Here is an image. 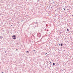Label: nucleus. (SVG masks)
Masks as SVG:
<instances>
[{
	"label": "nucleus",
	"instance_id": "nucleus-1",
	"mask_svg": "<svg viewBox=\"0 0 73 73\" xmlns=\"http://www.w3.org/2000/svg\"><path fill=\"white\" fill-rule=\"evenodd\" d=\"M12 37H13V39H14V40H15V39H16V38H15V35H13V36H12Z\"/></svg>",
	"mask_w": 73,
	"mask_h": 73
},
{
	"label": "nucleus",
	"instance_id": "nucleus-2",
	"mask_svg": "<svg viewBox=\"0 0 73 73\" xmlns=\"http://www.w3.org/2000/svg\"><path fill=\"white\" fill-rule=\"evenodd\" d=\"M3 36H0V39H1V38H3Z\"/></svg>",
	"mask_w": 73,
	"mask_h": 73
},
{
	"label": "nucleus",
	"instance_id": "nucleus-3",
	"mask_svg": "<svg viewBox=\"0 0 73 73\" xmlns=\"http://www.w3.org/2000/svg\"><path fill=\"white\" fill-rule=\"evenodd\" d=\"M53 65H55V63H53Z\"/></svg>",
	"mask_w": 73,
	"mask_h": 73
},
{
	"label": "nucleus",
	"instance_id": "nucleus-4",
	"mask_svg": "<svg viewBox=\"0 0 73 73\" xmlns=\"http://www.w3.org/2000/svg\"><path fill=\"white\" fill-rule=\"evenodd\" d=\"M61 46H62V44H61L60 45Z\"/></svg>",
	"mask_w": 73,
	"mask_h": 73
},
{
	"label": "nucleus",
	"instance_id": "nucleus-5",
	"mask_svg": "<svg viewBox=\"0 0 73 73\" xmlns=\"http://www.w3.org/2000/svg\"><path fill=\"white\" fill-rule=\"evenodd\" d=\"M29 51H27V53H29Z\"/></svg>",
	"mask_w": 73,
	"mask_h": 73
},
{
	"label": "nucleus",
	"instance_id": "nucleus-6",
	"mask_svg": "<svg viewBox=\"0 0 73 73\" xmlns=\"http://www.w3.org/2000/svg\"><path fill=\"white\" fill-rule=\"evenodd\" d=\"M67 31H69V29H67Z\"/></svg>",
	"mask_w": 73,
	"mask_h": 73
},
{
	"label": "nucleus",
	"instance_id": "nucleus-7",
	"mask_svg": "<svg viewBox=\"0 0 73 73\" xmlns=\"http://www.w3.org/2000/svg\"><path fill=\"white\" fill-rule=\"evenodd\" d=\"M59 46H60V45H61V44H59Z\"/></svg>",
	"mask_w": 73,
	"mask_h": 73
},
{
	"label": "nucleus",
	"instance_id": "nucleus-8",
	"mask_svg": "<svg viewBox=\"0 0 73 73\" xmlns=\"http://www.w3.org/2000/svg\"><path fill=\"white\" fill-rule=\"evenodd\" d=\"M47 54V53H46L45 54L46 55Z\"/></svg>",
	"mask_w": 73,
	"mask_h": 73
},
{
	"label": "nucleus",
	"instance_id": "nucleus-9",
	"mask_svg": "<svg viewBox=\"0 0 73 73\" xmlns=\"http://www.w3.org/2000/svg\"><path fill=\"white\" fill-rule=\"evenodd\" d=\"M35 24H37V22H36Z\"/></svg>",
	"mask_w": 73,
	"mask_h": 73
},
{
	"label": "nucleus",
	"instance_id": "nucleus-10",
	"mask_svg": "<svg viewBox=\"0 0 73 73\" xmlns=\"http://www.w3.org/2000/svg\"><path fill=\"white\" fill-rule=\"evenodd\" d=\"M18 50V49H16V50Z\"/></svg>",
	"mask_w": 73,
	"mask_h": 73
},
{
	"label": "nucleus",
	"instance_id": "nucleus-11",
	"mask_svg": "<svg viewBox=\"0 0 73 73\" xmlns=\"http://www.w3.org/2000/svg\"><path fill=\"white\" fill-rule=\"evenodd\" d=\"M64 9V10H65V9Z\"/></svg>",
	"mask_w": 73,
	"mask_h": 73
},
{
	"label": "nucleus",
	"instance_id": "nucleus-12",
	"mask_svg": "<svg viewBox=\"0 0 73 73\" xmlns=\"http://www.w3.org/2000/svg\"><path fill=\"white\" fill-rule=\"evenodd\" d=\"M4 73L3 72H2V73Z\"/></svg>",
	"mask_w": 73,
	"mask_h": 73
},
{
	"label": "nucleus",
	"instance_id": "nucleus-13",
	"mask_svg": "<svg viewBox=\"0 0 73 73\" xmlns=\"http://www.w3.org/2000/svg\"><path fill=\"white\" fill-rule=\"evenodd\" d=\"M5 53H6V51H5Z\"/></svg>",
	"mask_w": 73,
	"mask_h": 73
},
{
	"label": "nucleus",
	"instance_id": "nucleus-14",
	"mask_svg": "<svg viewBox=\"0 0 73 73\" xmlns=\"http://www.w3.org/2000/svg\"><path fill=\"white\" fill-rule=\"evenodd\" d=\"M35 50H34V51H35Z\"/></svg>",
	"mask_w": 73,
	"mask_h": 73
}]
</instances>
